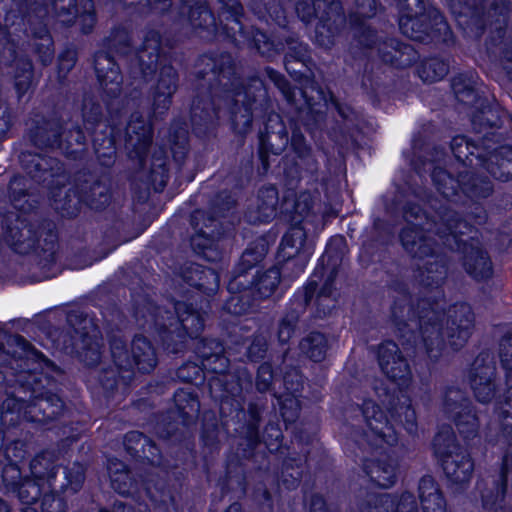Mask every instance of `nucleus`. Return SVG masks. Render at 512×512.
Listing matches in <instances>:
<instances>
[{
	"mask_svg": "<svg viewBox=\"0 0 512 512\" xmlns=\"http://www.w3.org/2000/svg\"><path fill=\"white\" fill-rule=\"evenodd\" d=\"M67 184L64 182L57 189L47 191L51 205L63 218L77 217L83 205L102 210L109 204L110 196L106 187L92 173L79 171L73 185Z\"/></svg>",
	"mask_w": 512,
	"mask_h": 512,
	"instance_id": "nucleus-22",
	"label": "nucleus"
},
{
	"mask_svg": "<svg viewBox=\"0 0 512 512\" xmlns=\"http://www.w3.org/2000/svg\"><path fill=\"white\" fill-rule=\"evenodd\" d=\"M285 125L289 131V136L292 135V122H295L303 133V129L306 132L313 133L318 130L324 121L325 113L320 109H316L313 105L308 103V107L305 111L299 109L295 116H283Z\"/></svg>",
	"mask_w": 512,
	"mask_h": 512,
	"instance_id": "nucleus-50",
	"label": "nucleus"
},
{
	"mask_svg": "<svg viewBox=\"0 0 512 512\" xmlns=\"http://www.w3.org/2000/svg\"><path fill=\"white\" fill-rule=\"evenodd\" d=\"M488 10L491 11V23L488 25V34L485 40L503 22L505 23V29L509 32L512 31V28L508 26L509 14L512 13V0H494Z\"/></svg>",
	"mask_w": 512,
	"mask_h": 512,
	"instance_id": "nucleus-61",
	"label": "nucleus"
},
{
	"mask_svg": "<svg viewBox=\"0 0 512 512\" xmlns=\"http://www.w3.org/2000/svg\"><path fill=\"white\" fill-rule=\"evenodd\" d=\"M194 353L197 361L187 360L180 365L175 371L176 378L197 387L207 382L211 398L218 403L220 419H236L240 425L235 430L255 444L261 403L248 402L247 409L244 408V392H248L253 384L248 369L230 370L225 343L219 338H200Z\"/></svg>",
	"mask_w": 512,
	"mask_h": 512,
	"instance_id": "nucleus-4",
	"label": "nucleus"
},
{
	"mask_svg": "<svg viewBox=\"0 0 512 512\" xmlns=\"http://www.w3.org/2000/svg\"><path fill=\"white\" fill-rule=\"evenodd\" d=\"M54 343L64 354L75 358L86 368H95L101 363L104 344L100 331L91 334L85 327L71 325L59 332Z\"/></svg>",
	"mask_w": 512,
	"mask_h": 512,
	"instance_id": "nucleus-28",
	"label": "nucleus"
},
{
	"mask_svg": "<svg viewBox=\"0 0 512 512\" xmlns=\"http://www.w3.org/2000/svg\"><path fill=\"white\" fill-rule=\"evenodd\" d=\"M103 319V330L109 346L113 365L101 369L98 382L104 397L111 399L118 389L127 392L134 379L135 371L141 374L151 373L157 363V353L153 343L142 334H135L131 347L125 329L130 320L120 302L109 298L99 306Z\"/></svg>",
	"mask_w": 512,
	"mask_h": 512,
	"instance_id": "nucleus-9",
	"label": "nucleus"
},
{
	"mask_svg": "<svg viewBox=\"0 0 512 512\" xmlns=\"http://www.w3.org/2000/svg\"><path fill=\"white\" fill-rule=\"evenodd\" d=\"M174 407L154 414V428L158 436L171 443L169 459L160 446L149 436L138 430L128 431L123 437V446L129 460L141 465L170 469L181 484L189 474L199 470L195 438L192 433L180 428H190L197 423L200 400L194 390L177 389L173 394Z\"/></svg>",
	"mask_w": 512,
	"mask_h": 512,
	"instance_id": "nucleus-5",
	"label": "nucleus"
},
{
	"mask_svg": "<svg viewBox=\"0 0 512 512\" xmlns=\"http://www.w3.org/2000/svg\"><path fill=\"white\" fill-rule=\"evenodd\" d=\"M169 164L166 159L154 158L147 174V181L155 192H162L169 181Z\"/></svg>",
	"mask_w": 512,
	"mask_h": 512,
	"instance_id": "nucleus-62",
	"label": "nucleus"
},
{
	"mask_svg": "<svg viewBox=\"0 0 512 512\" xmlns=\"http://www.w3.org/2000/svg\"><path fill=\"white\" fill-rule=\"evenodd\" d=\"M401 247L412 259L424 260L433 257L438 248L436 240L429 235L424 225L409 221L398 233Z\"/></svg>",
	"mask_w": 512,
	"mask_h": 512,
	"instance_id": "nucleus-39",
	"label": "nucleus"
},
{
	"mask_svg": "<svg viewBox=\"0 0 512 512\" xmlns=\"http://www.w3.org/2000/svg\"><path fill=\"white\" fill-rule=\"evenodd\" d=\"M450 64L440 56H428L419 61L416 74L423 83L441 81L449 72Z\"/></svg>",
	"mask_w": 512,
	"mask_h": 512,
	"instance_id": "nucleus-51",
	"label": "nucleus"
},
{
	"mask_svg": "<svg viewBox=\"0 0 512 512\" xmlns=\"http://www.w3.org/2000/svg\"><path fill=\"white\" fill-rule=\"evenodd\" d=\"M129 75L138 85L156 79L152 89V113L166 115L178 87V72L171 63L170 55L162 47V35L156 29H147L141 46L135 51L129 64Z\"/></svg>",
	"mask_w": 512,
	"mask_h": 512,
	"instance_id": "nucleus-15",
	"label": "nucleus"
},
{
	"mask_svg": "<svg viewBox=\"0 0 512 512\" xmlns=\"http://www.w3.org/2000/svg\"><path fill=\"white\" fill-rule=\"evenodd\" d=\"M315 288L314 283H309L305 290L296 289L290 297L277 326L276 337L281 346L289 344L295 336L299 320L306 312Z\"/></svg>",
	"mask_w": 512,
	"mask_h": 512,
	"instance_id": "nucleus-37",
	"label": "nucleus"
},
{
	"mask_svg": "<svg viewBox=\"0 0 512 512\" xmlns=\"http://www.w3.org/2000/svg\"><path fill=\"white\" fill-rule=\"evenodd\" d=\"M422 512H447L446 498L432 475H423L418 483Z\"/></svg>",
	"mask_w": 512,
	"mask_h": 512,
	"instance_id": "nucleus-46",
	"label": "nucleus"
},
{
	"mask_svg": "<svg viewBox=\"0 0 512 512\" xmlns=\"http://www.w3.org/2000/svg\"><path fill=\"white\" fill-rule=\"evenodd\" d=\"M301 397L296 394H280L276 397L279 415L286 429H288L289 425L296 423L300 416Z\"/></svg>",
	"mask_w": 512,
	"mask_h": 512,
	"instance_id": "nucleus-60",
	"label": "nucleus"
},
{
	"mask_svg": "<svg viewBox=\"0 0 512 512\" xmlns=\"http://www.w3.org/2000/svg\"><path fill=\"white\" fill-rule=\"evenodd\" d=\"M301 222L302 220H299L295 226L290 228L282 236L276 252V262L278 265L285 267L294 262L306 237V232L301 226Z\"/></svg>",
	"mask_w": 512,
	"mask_h": 512,
	"instance_id": "nucleus-47",
	"label": "nucleus"
},
{
	"mask_svg": "<svg viewBox=\"0 0 512 512\" xmlns=\"http://www.w3.org/2000/svg\"><path fill=\"white\" fill-rule=\"evenodd\" d=\"M107 473L111 488L119 495L131 497L135 503L115 500L110 506H101L98 512H168L175 503L174 490L167 480L157 474L136 471L117 457L107 458Z\"/></svg>",
	"mask_w": 512,
	"mask_h": 512,
	"instance_id": "nucleus-14",
	"label": "nucleus"
},
{
	"mask_svg": "<svg viewBox=\"0 0 512 512\" xmlns=\"http://www.w3.org/2000/svg\"><path fill=\"white\" fill-rule=\"evenodd\" d=\"M19 163L30 180L47 191L55 190L59 184L69 182V174L65 165L57 157L22 151L19 154Z\"/></svg>",
	"mask_w": 512,
	"mask_h": 512,
	"instance_id": "nucleus-30",
	"label": "nucleus"
},
{
	"mask_svg": "<svg viewBox=\"0 0 512 512\" xmlns=\"http://www.w3.org/2000/svg\"><path fill=\"white\" fill-rule=\"evenodd\" d=\"M431 180L436 191L447 201L455 204H475L490 197L494 186L488 176L472 171L453 175L441 166H434Z\"/></svg>",
	"mask_w": 512,
	"mask_h": 512,
	"instance_id": "nucleus-26",
	"label": "nucleus"
},
{
	"mask_svg": "<svg viewBox=\"0 0 512 512\" xmlns=\"http://www.w3.org/2000/svg\"><path fill=\"white\" fill-rule=\"evenodd\" d=\"M195 76L198 80H209L210 99L193 100L190 111L192 134L203 142L205 151H212L219 125V108L214 99L227 107L233 132L245 135L253 121L261 120L258 133V158L264 170L270 166L271 154L280 155L290 147L293 156L285 155L281 168L285 185L294 188L303 178L304 172L316 169L317 161L312 147L295 122L292 135L280 113L273 110V102L264 81L258 76L247 79L241 74L229 52H207L196 61Z\"/></svg>",
	"mask_w": 512,
	"mask_h": 512,
	"instance_id": "nucleus-1",
	"label": "nucleus"
},
{
	"mask_svg": "<svg viewBox=\"0 0 512 512\" xmlns=\"http://www.w3.org/2000/svg\"><path fill=\"white\" fill-rule=\"evenodd\" d=\"M27 36L34 41L33 52L43 66L51 64L54 58V41L49 28L41 18L28 19L25 28Z\"/></svg>",
	"mask_w": 512,
	"mask_h": 512,
	"instance_id": "nucleus-42",
	"label": "nucleus"
},
{
	"mask_svg": "<svg viewBox=\"0 0 512 512\" xmlns=\"http://www.w3.org/2000/svg\"><path fill=\"white\" fill-rule=\"evenodd\" d=\"M217 15L207 0H181L177 18L189 24L193 31L206 41H220L235 48L248 47L262 56L284 54L286 72L295 80L312 74L314 66L310 48L294 34L266 31L245 21L244 7L240 0H217Z\"/></svg>",
	"mask_w": 512,
	"mask_h": 512,
	"instance_id": "nucleus-3",
	"label": "nucleus"
},
{
	"mask_svg": "<svg viewBox=\"0 0 512 512\" xmlns=\"http://www.w3.org/2000/svg\"><path fill=\"white\" fill-rule=\"evenodd\" d=\"M443 415L453 422L465 442L479 436L480 420L466 392L459 387L446 386L441 401Z\"/></svg>",
	"mask_w": 512,
	"mask_h": 512,
	"instance_id": "nucleus-29",
	"label": "nucleus"
},
{
	"mask_svg": "<svg viewBox=\"0 0 512 512\" xmlns=\"http://www.w3.org/2000/svg\"><path fill=\"white\" fill-rule=\"evenodd\" d=\"M64 467H62L56 451L44 449L31 459L29 476L52 488L55 485L59 470Z\"/></svg>",
	"mask_w": 512,
	"mask_h": 512,
	"instance_id": "nucleus-44",
	"label": "nucleus"
},
{
	"mask_svg": "<svg viewBox=\"0 0 512 512\" xmlns=\"http://www.w3.org/2000/svg\"><path fill=\"white\" fill-rule=\"evenodd\" d=\"M78 60V51L74 46L65 47L57 57V78L63 83Z\"/></svg>",
	"mask_w": 512,
	"mask_h": 512,
	"instance_id": "nucleus-64",
	"label": "nucleus"
},
{
	"mask_svg": "<svg viewBox=\"0 0 512 512\" xmlns=\"http://www.w3.org/2000/svg\"><path fill=\"white\" fill-rule=\"evenodd\" d=\"M128 312L138 328L151 333L162 350L173 355L184 353L190 340L201 335L207 314L202 305L188 300L177 301L173 312L143 287L130 289Z\"/></svg>",
	"mask_w": 512,
	"mask_h": 512,
	"instance_id": "nucleus-11",
	"label": "nucleus"
},
{
	"mask_svg": "<svg viewBox=\"0 0 512 512\" xmlns=\"http://www.w3.org/2000/svg\"><path fill=\"white\" fill-rule=\"evenodd\" d=\"M344 243L345 238L342 235L330 237L323 254L317 260L313 272L303 287L299 288L300 290H305L309 283L316 285L313 295L309 299V305L314 301L315 309L313 316L315 318L323 319L329 316L334 307V305H326L325 308H321V301L331 302L330 298L335 290V281L340 263L341 246Z\"/></svg>",
	"mask_w": 512,
	"mask_h": 512,
	"instance_id": "nucleus-27",
	"label": "nucleus"
},
{
	"mask_svg": "<svg viewBox=\"0 0 512 512\" xmlns=\"http://www.w3.org/2000/svg\"><path fill=\"white\" fill-rule=\"evenodd\" d=\"M5 239L15 253L35 254L42 268H50L56 263L59 235L49 219H21L14 226H7Z\"/></svg>",
	"mask_w": 512,
	"mask_h": 512,
	"instance_id": "nucleus-21",
	"label": "nucleus"
},
{
	"mask_svg": "<svg viewBox=\"0 0 512 512\" xmlns=\"http://www.w3.org/2000/svg\"><path fill=\"white\" fill-rule=\"evenodd\" d=\"M179 276L200 296V302L208 307L220 287L219 273L210 267L195 262H186L180 267Z\"/></svg>",
	"mask_w": 512,
	"mask_h": 512,
	"instance_id": "nucleus-38",
	"label": "nucleus"
},
{
	"mask_svg": "<svg viewBox=\"0 0 512 512\" xmlns=\"http://www.w3.org/2000/svg\"><path fill=\"white\" fill-rule=\"evenodd\" d=\"M219 432V424L215 417L210 420H203L200 431V443L203 450L201 471L208 482L212 481L210 469L214 458L221 449Z\"/></svg>",
	"mask_w": 512,
	"mask_h": 512,
	"instance_id": "nucleus-43",
	"label": "nucleus"
},
{
	"mask_svg": "<svg viewBox=\"0 0 512 512\" xmlns=\"http://www.w3.org/2000/svg\"><path fill=\"white\" fill-rule=\"evenodd\" d=\"M406 300L395 299L391 304V319L399 331V341L405 350L424 353L435 364L449 347L460 351L475 328V314L467 302H456L445 311L436 298L421 297L409 305L408 312L417 319L418 330L409 329L404 317Z\"/></svg>",
	"mask_w": 512,
	"mask_h": 512,
	"instance_id": "nucleus-6",
	"label": "nucleus"
},
{
	"mask_svg": "<svg viewBox=\"0 0 512 512\" xmlns=\"http://www.w3.org/2000/svg\"><path fill=\"white\" fill-rule=\"evenodd\" d=\"M258 211L263 214V222L269 223L278 212L288 211L284 204L279 203V191L275 185L262 186L258 191Z\"/></svg>",
	"mask_w": 512,
	"mask_h": 512,
	"instance_id": "nucleus-53",
	"label": "nucleus"
},
{
	"mask_svg": "<svg viewBox=\"0 0 512 512\" xmlns=\"http://www.w3.org/2000/svg\"><path fill=\"white\" fill-rule=\"evenodd\" d=\"M268 347V338L263 333H253L246 349V357L248 361L252 363L262 362L266 358Z\"/></svg>",
	"mask_w": 512,
	"mask_h": 512,
	"instance_id": "nucleus-63",
	"label": "nucleus"
},
{
	"mask_svg": "<svg viewBox=\"0 0 512 512\" xmlns=\"http://www.w3.org/2000/svg\"><path fill=\"white\" fill-rule=\"evenodd\" d=\"M479 76L473 71H464L453 76L451 89L456 100L473 108L484 97V93L478 88Z\"/></svg>",
	"mask_w": 512,
	"mask_h": 512,
	"instance_id": "nucleus-45",
	"label": "nucleus"
},
{
	"mask_svg": "<svg viewBox=\"0 0 512 512\" xmlns=\"http://www.w3.org/2000/svg\"><path fill=\"white\" fill-rule=\"evenodd\" d=\"M470 121L476 134L503 133L505 137L506 131L501 130L511 123L512 115L495 98L490 101L485 96L473 107Z\"/></svg>",
	"mask_w": 512,
	"mask_h": 512,
	"instance_id": "nucleus-36",
	"label": "nucleus"
},
{
	"mask_svg": "<svg viewBox=\"0 0 512 512\" xmlns=\"http://www.w3.org/2000/svg\"><path fill=\"white\" fill-rule=\"evenodd\" d=\"M250 402L261 403L260 419L257 423V440L251 444L245 435L238 433V423L234 418L227 417L221 419L222 425L227 431L232 430L239 437L237 451L230 453L225 459L224 474L216 482L221 497L240 494L244 495L247 489L246 471L243 460L252 459L258 446L263 443L266 450L274 455L277 460H281L280 475L278 476L279 486H283L289 492L296 490L303 479H311V459H310V437L307 435L304 439L303 432L295 434V438L301 444L300 452H291V446L284 441L283 431L278 423L268 422L261 435L260 426L262 423V414L266 404L261 399L251 400Z\"/></svg>",
	"mask_w": 512,
	"mask_h": 512,
	"instance_id": "nucleus-8",
	"label": "nucleus"
},
{
	"mask_svg": "<svg viewBox=\"0 0 512 512\" xmlns=\"http://www.w3.org/2000/svg\"><path fill=\"white\" fill-rule=\"evenodd\" d=\"M258 18L283 30L289 23L286 9L281 0H263L258 11Z\"/></svg>",
	"mask_w": 512,
	"mask_h": 512,
	"instance_id": "nucleus-57",
	"label": "nucleus"
},
{
	"mask_svg": "<svg viewBox=\"0 0 512 512\" xmlns=\"http://www.w3.org/2000/svg\"><path fill=\"white\" fill-rule=\"evenodd\" d=\"M487 56L502 65L507 76L512 80V31L505 29V23L491 32L484 41Z\"/></svg>",
	"mask_w": 512,
	"mask_h": 512,
	"instance_id": "nucleus-41",
	"label": "nucleus"
},
{
	"mask_svg": "<svg viewBox=\"0 0 512 512\" xmlns=\"http://www.w3.org/2000/svg\"><path fill=\"white\" fill-rule=\"evenodd\" d=\"M69 118L53 107L32 112L26 122L25 136L39 150H61L66 159L82 161L86 157V135L80 125L67 128Z\"/></svg>",
	"mask_w": 512,
	"mask_h": 512,
	"instance_id": "nucleus-16",
	"label": "nucleus"
},
{
	"mask_svg": "<svg viewBox=\"0 0 512 512\" xmlns=\"http://www.w3.org/2000/svg\"><path fill=\"white\" fill-rule=\"evenodd\" d=\"M99 88L108 115L105 128L97 131L103 123L104 113L101 103L94 96L83 97L81 118L86 144L90 139L97 162L105 170L103 173H110L117 159V151L122 145L131 159L144 162L153 141L152 123L139 111L130 112L127 101L121 97L122 91L115 97H110L100 84Z\"/></svg>",
	"mask_w": 512,
	"mask_h": 512,
	"instance_id": "nucleus-7",
	"label": "nucleus"
},
{
	"mask_svg": "<svg viewBox=\"0 0 512 512\" xmlns=\"http://www.w3.org/2000/svg\"><path fill=\"white\" fill-rule=\"evenodd\" d=\"M503 133H489L473 139L455 135L450 149L455 160L465 167L482 168L500 182L512 180V146L504 145Z\"/></svg>",
	"mask_w": 512,
	"mask_h": 512,
	"instance_id": "nucleus-17",
	"label": "nucleus"
},
{
	"mask_svg": "<svg viewBox=\"0 0 512 512\" xmlns=\"http://www.w3.org/2000/svg\"><path fill=\"white\" fill-rule=\"evenodd\" d=\"M237 199L228 189L219 190L210 199L206 209H195L190 214V225L195 233L189 243L192 251L207 262L216 263L222 258L219 240L224 238L222 219L233 213Z\"/></svg>",
	"mask_w": 512,
	"mask_h": 512,
	"instance_id": "nucleus-19",
	"label": "nucleus"
},
{
	"mask_svg": "<svg viewBox=\"0 0 512 512\" xmlns=\"http://www.w3.org/2000/svg\"><path fill=\"white\" fill-rule=\"evenodd\" d=\"M377 361L382 373L396 385L379 394L385 409L372 399H364L360 410L367 430L363 440L375 458L363 460V472L375 486L388 489L398 480L400 460L394 448L399 441V431L403 428L408 434L418 430L417 415L408 394L407 387L412 380L408 359L393 340H384L377 348Z\"/></svg>",
	"mask_w": 512,
	"mask_h": 512,
	"instance_id": "nucleus-2",
	"label": "nucleus"
},
{
	"mask_svg": "<svg viewBox=\"0 0 512 512\" xmlns=\"http://www.w3.org/2000/svg\"><path fill=\"white\" fill-rule=\"evenodd\" d=\"M431 180L436 191L447 201L455 204H475L490 197L494 186L488 176L472 171L453 175L441 166H434Z\"/></svg>",
	"mask_w": 512,
	"mask_h": 512,
	"instance_id": "nucleus-25",
	"label": "nucleus"
},
{
	"mask_svg": "<svg viewBox=\"0 0 512 512\" xmlns=\"http://www.w3.org/2000/svg\"><path fill=\"white\" fill-rule=\"evenodd\" d=\"M356 507L358 512H391V494L365 490L361 496L357 497Z\"/></svg>",
	"mask_w": 512,
	"mask_h": 512,
	"instance_id": "nucleus-56",
	"label": "nucleus"
},
{
	"mask_svg": "<svg viewBox=\"0 0 512 512\" xmlns=\"http://www.w3.org/2000/svg\"><path fill=\"white\" fill-rule=\"evenodd\" d=\"M401 34L425 45L451 47L456 42L443 12L430 0H394Z\"/></svg>",
	"mask_w": 512,
	"mask_h": 512,
	"instance_id": "nucleus-20",
	"label": "nucleus"
},
{
	"mask_svg": "<svg viewBox=\"0 0 512 512\" xmlns=\"http://www.w3.org/2000/svg\"><path fill=\"white\" fill-rule=\"evenodd\" d=\"M419 52L409 43L387 37L378 47L379 60L393 69H406L419 60Z\"/></svg>",
	"mask_w": 512,
	"mask_h": 512,
	"instance_id": "nucleus-40",
	"label": "nucleus"
},
{
	"mask_svg": "<svg viewBox=\"0 0 512 512\" xmlns=\"http://www.w3.org/2000/svg\"><path fill=\"white\" fill-rule=\"evenodd\" d=\"M436 214L440 221L439 233L450 237L451 248L460 255L462 267L475 282H486L494 275V266L489 252L476 236H467L474 226L447 205H441ZM449 240V238H447Z\"/></svg>",
	"mask_w": 512,
	"mask_h": 512,
	"instance_id": "nucleus-18",
	"label": "nucleus"
},
{
	"mask_svg": "<svg viewBox=\"0 0 512 512\" xmlns=\"http://www.w3.org/2000/svg\"><path fill=\"white\" fill-rule=\"evenodd\" d=\"M322 8L320 22L315 25V44L323 49H331L336 38L346 25V14L340 0H315Z\"/></svg>",
	"mask_w": 512,
	"mask_h": 512,
	"instance_id": "nucleus-35",
	"label": "nucleus"
},
{
	"mask_svg": "<svg viewBox=\"0 0 512 512\" xmlns=\"http://www.w3.org/2000/svg\"><path fill=\"white\" fill-rule=\"evenodd\" d=\"M51 10L57 20L65 27L78 24L84 35L92 33L97 15L93 0H49Z\"/></svg>",
	"mask_w": 512,
	"mask_h": 512,
	"instance_id": "nucleus-34",
	"label": "nucleus"
},
{
	"mask_svg": "<svg viewBox=\"0 0 512 512\" xmlns=\"http://www.w3.org/2000/svg\"><path fill=\"white\" fill-rule=\"evenodd\" d=\"M431 258L433 261H427L419 270L420 283L428 290L441 288L448 272L447 261L437 250Z\"/></svg>",
	"mask_w": 512,
	"mask_h": 512,
	"instance_id": "nucleus-48",
	"label": "nucleus"
},
{
	"mask_svg": "<svg viewBox=\"0 0 512 512\" xmlns=\"http://www.w3.org/2000/svg\"><path fill=\"white\" fill-rule=\"evenodd\" d=\"M30 400L8 394L0 408V455L8 461H21L25 443L20 439L22 425L30 423L36 429L58 420L66 410V403L57 389L53 376L32 375Z\"/></svg>",
	"mask_w": 512,
	"mask_h": 512,
	"instance_id": "nucleus-10",
	"label": "nucleus"
},
{
	"mask_svg": "<svg viewBox=\"0 0 512 512\" xmlns=\"http://www.w3.org/2000/svg\"><path fill=\"white\" fill-rule=\"evenodd\" d=\"M499 358L501 367L505 371L506 389L498 395L500 383L497 378L496 366L493 360L487 361L480 353L469 375L470 387L473 395L481 404L494 403V413L497 416L496 433H485V441L496 445L503 441L512 442V384H509L512 375V333H506L499 343Z\"/></svg>",
	"mask_w": 512,
	"mask_h": 512,
	"instance_id": "nucleus-13",
	"label": "nucleus"
},
{
	"mask_svg": "<svg viewBox=\"0 0 512 512\" xmlns=\"http://www.w3.org/2000/svg\"><path fill=\"white\" fill-rule=\"evenodd\" d=\"M103 46V50L94 54L93 68L98 84L107 95L115 97L122 91L123 84V75L116 57H126L134 52L131 25H114Z\"/></svg>",
	"mask_w": 512,
	"mask_h": 512,
	"instance_id": "nucleus-23",
	"label": "nucleus"
},
{
	"mask_svg": "<svg viewBox=\"0 0 512 512\" xmlns=\"http://www.w3.org/2000/svg\"><path fill=\"white\" fill-rule=\"evenodd\" d=\"M385 10L381 2L368 5L361 3L346 16V23L352 36L351 43L359 51L365 53L375 48L378 49L382 43L377 29L368 20L383 15Z\"/></svg>",
	"mask_w": 512,
	"mask_h": 512,
	"instance_id": "nucleus-32",
	"label": "nucleus"
},
{
	"mask_svg": "<svg viewBox=\"0 0 512 512\" xmlns=\"http://www.w3.org/2000/svg\"><path fill=\"white\" fill-rule=\"evenodd\" d=\"M431 447L446 477L448 487L455 492L466 489L475 468L469 449L459 443L450 427L441 428L436 432Z\"/></svg>",
	"mask_w": 512,
	"mask_h": 512,
	"instance_id": "nucleus-24",
	"label": "nucleus"
},
{
	"mask_svg": "<svg viewBox=\"0 0 512 512\" xmlns=\"http://www.w3.org/2000/svg\"><path fill=\"white\" fill-rule=\"evenodd\" d=\"M329 349L327 336L319 331H311L299 342L302 355L315 363L322 362Z\"/></svg>",
	"mask_w": 512,
	"mask_h": 512,
	"instance_id": "nucleus-52",
	"label": "nucleus"
},
{
	"mask_svg": "<svg viewBox=\"0 0 512 512\" xmlns=\"http://www.w3.org/2000/svg\"><path fill=\"white\" fill-rule=\"evenodd\" d=\"M267 247L263 243L251 242L232 269L227 283L229 297L222 309L234 316L250 314L257 310L261 301L268 299L277 289L281 272L285 268L276 264L264 271H250L264 260Z\"/></svg>",
	"mask_w": 512,
	"mask_h": 512,
	"instance_id": "nucleus-12",
	"label": "nucleus"
},
{
	"mask_svg": "<svg viewBox=\"0 0 512 512\" xmlns=\"http://www.w3.org/2000/svg\"><path fill=\"white\" fill-rule=\"evenodd\" d=\"M86 464L74 461L63 468L64 481L59 490L47 489L39 500L40 512H68V499L79 493L86 480Z\"/></svg>",
	"mask_w": 512,
	"mask_h": 512,
	"instance_id": "nucleus-31",
	"label": "nucleus"
},
{
	"mask_svg": "<svg viewBox=\"0 0 512 512\" xmlns=\"http://www.w3.org/2000/svg\"><path fill=\"white\" fill-rule=\"evenodd\" d=\"M449 8L465 38L480 41L491 23L486 0H449Z\"/></svg>",
	"mask_w": 512,
	"mask_h": 512,
	"instance_id": "nucleus-33",
	"label": "nucleus"
},
{
	"mask_svg": "<svg viewBox=\"0 0 512 512\" xmlns=\"http://www.w3.org/2000/svg\"><path fill=\"white\" fill-rule=\"evenodd\" d=\"M49 488L30 476H24V479L12 494H15L22 504L32 507V505L39 502L44 492Z\"/></svg>",
	"mask_w": 512,
	"mask_h": 512,
	"instance_id": "nucleus-58",
	"label": "nucleus"
},
{
	"mask_svg": "<svg viewBox=\"0 0 512 512\" xmlns=\"http://www.w3.org/2000/svg\"><path fill=\"white\" fill-rule=\"evenodd\" d=\"M34 78L33 63L29 58H20L14 69V89L18 102H21L32 87Z\"/></svg>",
	"mask_w": 512,
	"mask_h": 512,
	"instance_id": "nucleus-55",
	"label": "nucleus"
},
{
	"mask_svg": "<svg viewBox=\"0 0 512 512\" xmlns=\"http://www.w3.org/2000/svg\"><path fill=\"white\" fill-rule=\"evenodd\" d=\"M508 490V468L505 463L501 467L500 476L493 482L490 489L481 494L482 507L489 512L502 509Z\"/></svg>",
	"mask_w": 512,
	"mask_h": 512,
	"instance_id": "nucleus-49",
	"label": "nucleus"
},
{
	"mask_svg": "<svg viewBox=\"0 0 512 512\" xmlns=\"http://www.w3.org/2000/svg\"><path fill=\"white\" fill-rule=\"evenodd\" d=\"M169 143L172 159L178 167H181L190 150L189 132L184 124L172 127L169 134Z\"/></svg>",
	"mask_w": 512,
	"mask_h": 512,
	"instance_id": "nucleus-54",
	"label": "nucleus"
},
{
	"mask_svg": "<svg viewBox=\"0 0 512 512\" xmlns=\"http://www.w3.org/2000/svg\"><path fill=\"white\" fill-rule=\"evenodd\" d=\"M280 475V471L277 473V489L275 494H273L264 483H258L254 486L251 499L253 503L256 505L258 512H274V504L275 497H281V491L285 490L283 486H279L278 476ZM286 491H288L286 489Z\"/></svg>",
	"mask_w": 512,
	"mask_h": 512,
	"instance_id": "nucleus-59",
	"label": "nucleus"
}]
</instances>
